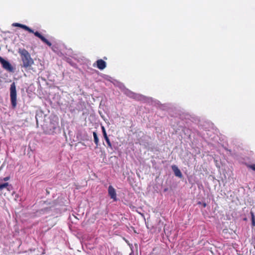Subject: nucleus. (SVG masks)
<instances>
[{"label": "nucleus", "instance_id": "nucleus-22", "mask_svg": "<svg viewBox=\"0 0 255 255\" xmlns=\"http://www.w3.org/2000/svg\"><path fill=\"white\" fill-rule=\"evenodd\" d=\"M158 103H159V101H157L156 103H157V104H158Z\"/></svg>", "mask_w": 255, "mask_h": 255}, {"label": "nucleus", "instance_id": "nucleus-12", "mask_svg": "<svg viewBox=\"0 0 255 255\" xmlns=\"http://www.w3.org/2000/svg\"><path fill=\"white\" fill-rule=\"evenodd\" d=\"M102 129L104 137L107 136L106 129L103 126H102Z\"/></svg>", "mask_w": 255, "mask_h": 255}, {"label": "nucleus", "instance_id": "nucleus-1", "mask_svg": "<svg viewBox=\"0 0 255 255\" xmlns=\"http://www.w3.org/2000/svg\"><path fill=\"white\" fill-rule=\"evenodd\" d=\"M117 86H118L127 96L130 98H132L137 101H144L150 102L152 99L150 98L146 97L141 94L135 93L128 89L126 88L125 85L122 83L117 82Z\"/></svg>", "mask_w": 255, "mask_h": 255}, {"label": "nucleus", "instance_id": "nucleus-13", "mask_svg": "<svg viewBox=\"0 0 255 255\" xmlns=\"http://www.w3.org/2000/svg\"><path fill=\"white\" fill-rule=\"evenodd\" d=\"M96 131L93 132V138H94V141L96 143Z\"/></svg>", "mask_w": 255, "mask_h": 255}, {"label": "nucleus", "instance_id": "nucleus-20", "mask_svg": "<svg viewBox=\"0 0 255 255\" xmlns=\"http://www.w3.org/2000/svg\"><path fill=\"white\" fill-rule=\"evenodd\" d=\"M96 140H97V143L98 142V139L97 137Z\"/></svg>", "mask_w": 255, "mask_h": 255}, {"label": "nucleus", "instance_id": "nucleus-5", "mask_svg": "<svg viewBox=\"0 0 255 255\" xmlns=\"http://www.w3.org/2000/svg\"><path fill=\"white\" fill-rule=\"evenodd\" d=\"M0 63L3 69L10 72H13V68L11 64L1 56H0Z\"/></svg>", "mask_w": 255, "mask_h": 255}, {"label": "nucleus", "instance_id": "nucleus-16", "mask_svg": "<svg viewBox=\"0 0 255 255\" xmlns=\"http://www.w3.org/2000/svg\"><path fill=\"white\" fill-rule=\"evenodd\" d=\"M8 179H9V177H5L3 178V180H4V181H7Z\"/></svg>", "mask_w": 255, "mask_h": 255}, {"label": "nucleus", "instance_id": "nucleus-21", "mask_svg": "<svg viewBox=\"0 0 255 255\" xmlns=\"http://www.w3.org/2000/svg\"><path fill=\"white\" fill-rule=\"evenodd\" d=\"M104 58V59H107V57H105Z\"/></svg>", "mask_w": 255, "mask_h": 255}, {"label": "nucleus", "instance_id": "nucleus-4", "mask_svg": "<svg viewBox=\"0 0 255 255\" xmlns=\"http://www.w3.org/2000/svg\"><path fill=\"white\" fill-rule=\"evenodd\" d=\"M10 98L12 107L14 109L17 105L16 90L14 82L10 85Z\"/></svg>", "mask_w": 255, "mask_h": 255}, {"label": "nucleus", "instance_id": "nucleus-10", "mask_svg": "<svg viewBox=\"0 0 255 255\" xmlns=\"http://www.w3.org/2000/svg\"><path fill=\"white\" fill-rule=\"evenodd\" d=\"M104 138H105L108 145L109 147H112V143H111V141H110L109 137H108V136H105Z\"/></svg>", "mask_w": 255, "mask_h": 255}, {"label": "nucleus", "instance_id": "nucleus-18", "mask_svg": "<svg viewBox=\"0 0 255 255\" xmlns=\"http://www.w3.org/2000/svg\"><path fill=\"white\" fill-rule=\"evenodd\" d=\"M203 207H206V206H207L206 203H204L203 204Z\"/></svg>", "mask_w": 255, "mask_h": 255}, {"label": "nucleus", "instance_id": "nucleus-9", "mask_svg": "<svg viewBox=\"0 0 255 255\" xmlns=\"http://www.w3.org/2000/svg\"><path fill=\"white\" fill-rule=\"evenodd\" d=\"M251 218H252V224L253 226L255 227V216L254 213L253 212H251Z\"/></svg>", "mask_w": 255, "mask_h": 255}, {"label": "nucleus", "instance_id": "nucleus-17", "mask_svg": "<svg viewBox=\"0 0 255 255\" xmlns=\"http://www.w3.org/2000/svg\"><path fill=\"white\" fill-rule=\"evenodd\" d=\"M168 188H165L163 189V192H166L168 191Z\"/></svg>", "mask_w": 255, "mask_h": 255}, {"label": "nucleus", "instance_id": "nucleus-2", "mask_svg": "<svg viewBox=\"0 0 255 255\" xmlns=\"http://www.w3.org/2000/svg\"><path fill=\"white\" fill-rule=\"evenodd\" d=\"M18 52L20 54L22 61L21 67L27 70L30 69L31 67L34 64V61L29 52L24 48H19Z\"/></svg>", "mask_w": 255, "mask_h": 255}, {"label": "nucleus", "instance_id": "nucleus-19", "mask_svg": "<svg viewBox=\"0 0 255 255\" xmlns=\"http://www.w3.org/2000/svg\"><path fill=\"white\" fill-rule=\"evenodd\" d=\"M129 255H133V252H132L131 253H130Z\"/></svg>", "mask_w": 255, "mask_h": 255}, {"label": "nucleus", "instance_id": "nucleus-7", "mask_svg": "<svg viewBox=\"0 0 255 255\" xmlns=\"http://www.w3.org/2000/svg\"><path fill=\"white\" fill-rule=\"evenodd\" d=\"M171 168L174 172L175 175L179 178L182 177V174L176 165H173L171 166Z\"/></svg>", "mask_w": 255, "mask_h": 255}, {"label": "nucleus", "instance_id": "nucleus-11", "mask_svg": "<svg viewBox=\"0 0 255 255\" xmlns=\"http://www.w3.org/2000/svg\"><path fill=\"white\" fill-rule=\"evenodd\" d=\"M8 186V183L7 182L0 184V190H2L4 188H6Z\"/></svg>", "mask_w": 255, "mask_h": 255}, {"label": "nucleus", "instance_id": "nucleus-14", "mask_svg": "<svg viewBox=\"0 0 255 255\" xmlns=\"http://www.w3.org/2000/svg\"><path fill=\"white\" fill-rule=\"evenodd\" d=\"M250 168L252 170L255 171V164H252V165H250Z\"/></svg>", "mask_w": 255, "mask_h": 255}, {"label": "nucleus", "instance_id": "nucleus-8", "mask_svg": "<svg viewBox=\"0 0 255 255\" xmlns=\"http://www.w3.org/2000/svg\"><path fill=\"white\" fill-rule=\"evenodd\" d=\"M107 66L106 62L102 59L97 60V68L100 70H103Z\"/></svg>", "mask_w": 255, "mask_h": 255}, {"label": "nucleus", "instance_id": "nucleus-3", "mask_svg": "<svg viewBox=\"0 0 255 255\" xmlns=\"http://www.w3.org/2000/svg\"><path fill=\"white\" fill-rule=\"evenodd\" d=\"M12 25L16 27H20L27 31H28L29 33H32L34 34V35L37 37H38L40 40L46 44L48 46H51L52 44L47 39H46L43 35H42L39 32L35 31L34 32L32 29H31L28 26L21 24L19 23H14L12 24Z\"/></svg>", "mask_w": 255, "mask_h": 255}, {"label": "nucleus", "instance_id": "nucleus-15", "mask_svg": "<svg viewBox=\"0 0 255 255\" xmlns=\"http://www.w3.org/2000/svg\"><path fill=\"white\" fill-rule=\"evenodd\" d=\"M105 78L106 79H107L108 80L110 81L111 80L110 79H112V78L111 77L109 76L105 75Z\"/></svg>", "mask_w": 255, "mask_h": 255}, {"label": "nucleus", "instance_id": "nucleus-6", "mask_svg": "<svg viewBox=\"0 0 255 255\" xmlns=\"http://www.w3.org/2000/svg\"><path fill=\"white\" fill-rule=\"evenodd\" d=\"M108 193L111 197V198L113 199L114 200H117V194L116 192V190L114 188L110 185L108 188Z\"/></svg>", "mask_w": 255, "mask_h": 255}]
</instances>
